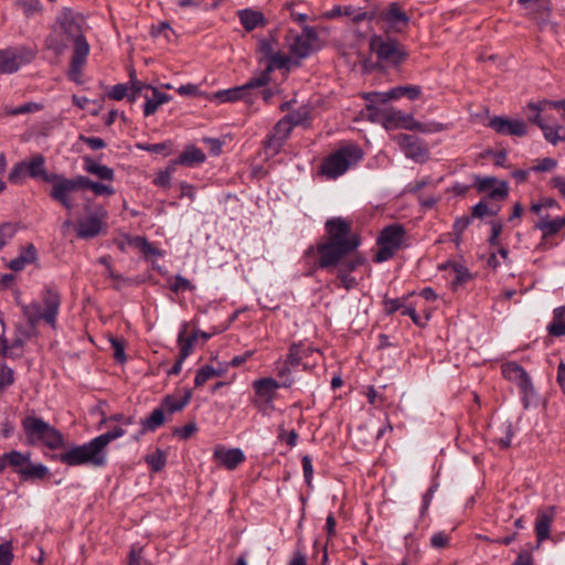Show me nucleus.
I'll return each mask as SVG.
<instances>
[{
  "label": "nucleus",
  "mask_w": 565,
  "mask_h": 565,
  "mask_svg": "<svg viewBox=\"0 0 565 565\" xmlns=\"http://www.w3.org/2000/svg\"><path fill=\"white\" fill-rule=\"evenodd\" d=\"M324 231L323 241L317 247L307 248L306 262L337 274L341 282H360L367 278V263L354 255L361 239L352 230V222L341 216L330 217L326 221Z\"/></svg>",
  "instance_id": "obj_1"
},
{
  "label": "nucleus",
  "mask_w": 565,
  "mask_h": 565,
  "mask_svg": "<svg viewBox=\"0 0 565 565\" xmlns=\"http://www.w3.org/2000/svg\"><path fill=\"white\" fill-rule=\"evenodd\" d=\"M15 301L21 306L23 316L26 318L28 323L35 328L38 324L43 322L51 330H57V319L60 315L62 297L57 288L46 286L40 294V299L34 300L29 305H23L20 301V291L18 289L12 290Z\"/></svg>",
  "instance_id": "obj_2"
},
{
  "label": "nucleus",
  "mask_w": 565,
  "mask_h": 565,
  "mask_svg": "<svg viewBox=\"0 0 565 565\" xmlns=\"http://www.w3.org/2000/svg\"><path fill=\"white\" fill-rule=\"evenodd\" d=\"M286 46L285 42L279 40L278 31H270L267 36L258 40L257 52L260 54V61L266 62L263 74L271 77L275 70L289 72L292 65V60L282 47Z\"/></svg>",
  "instance_id": "obj_3"
},
{
  "label": "nucleus",
  "mask_w": 565,
  "mask_h": 565,
  "mask_svg": "<svg viewBox=\"0 0 565 565\" xmlns=\"http://www.w3.org/2000/svg\"><path fill=\"white\" fill-rule=\"evenodd\" d=\"M52 458L70 467L87 465L98 468L106 466L107 451H103L95 438H93L83 445H73Z\"/></svg>",
  "instance_id": "obj_4"
},
{
  "label": "nucleus",
  "mask_w": 565,
  "mask_h": 565,
  "mask_svg": "<svg viewBox=\"0 0 565 565\" xmlns=\"http://www.w3.org/2000/svg\"><path fill=\"white\" fill-rule=\"evenodd\" d=\"M21 425L30 445L42 444L50 449H60L65 445L63 434L42 417L25 416Z\"/></svg>",
  "instance_id": "obj_5"
},
{
  "label": "nucleus",
  "mask_w": 565,
  "mask_h": 565,
  "mask_svg": "<svg viewBox=\"0 0 565 565\" xmlns=\"http://www.w3.org/2000/svg\"><path fill=\"white\" fill-rule=\"evenodd\" d=\"M362 158L363 152L359 146L352 143L343 146L322 160L319 174L324 175L328 180H335Z\"/></svg>",
  "instance_id": "obj_6"
},
{
  "label": "nucleus",
  "mask_w": 565,
  "mask_h": 565,
  "mask_svg": "<svg viewBox=\"0 0 565 565\" xmlns=\"http://www.w3.org/2000/svg\"><path fill=\"white\" fill-rule=\"evenodd\" d=\"M6 458L7 466L13 469L21 482H42L51 477V471L45 465L31 460V452L11 450L6 452Z\"/></svg>",
  "instance_id": "obj_7"
},
{
  "label": "nucleus",
  "mask_w": 565,
  "mask_h": 565,
  "mask_svg": "<svg viewBox=\"0 0 565 565\" xmlns=\"http://www.w3.org/2000/svg\"><path fill=\"white\" fill-rule=\"evenodd\" d=\"M501 373L507 381L518 386L522 405L527 409L537 396L529 373L523 366L513 361L502 363Z\"/></svg>",
  "instance_id": "obj_8"
},
{
  "label": "nucleus",
  "mask_w": 565,
  "mask_h": 565,
  "mask_svg": "<svg viewBox=\"0 0 565 565\" xmlns=\"http://www.w3.org/2000/svg\"><path fill=\"white\" fill-rule=\"evenodd\" d=\"M405 235L406 232L401 224L385 226L376 239V252L373 256V260L375 263H383L392 258L401 248Z\"/></svg>",
  "instance_id": "obj_9"
},
{
  "label": "nucleus",
  "mask_w": 565,
  "mask_h": 565,
  "mask_svg": "<svg viewBox=\"0 0 565 565\" xmlns=\"http://www.w3.org/2000/svg\"><path fill=\"white\" fill-rule=\"evenodd\" d=\"M370 49L383 66H398L406 57L399 43L388 36L373 35L370 39Z\"/></svg>",
  "instance_id": "obj_10"
},
{
  "label": "nucleus",
  "mask_w": 565,
  "mask_h": 565,
  "mask_svg": "<svg viewBox=\"0 0 565 565\" xmlns=\"http://www.w3.org/2000/svg\"><path fill=\"white\" fill-rule=\"evenodd\" d=\"M82 175L74 178H65L62 174L51 173L50 178H46L47 183H52L50 196L55 202L60 203L63 207L71 211L74 207V202L71 198V193L77 190H82Z\"/></svg>",
  "instance_id": "obj_11"
},
{
  "label": "nucleus",
  "mask_w": 565,
  "mask_h": 565,
  "mask_svg": "<svg viewBox=\"0 0 565 565\" xmlns=\"http://www.w3.org/2000/svg\"><path fill=\"white\" fill-rule=\"evenodd\" d=\"M35 52L26 46L8 47L0 51V73L12 74L33 61Z\"/></svg>",
  "instance_id": "obj_12"
},
{
  "label": "nucleus",
  "mask_w": 565,
  "mask_h": 565,
  "mask_svg": "<svg viewBox=\"0 0 565 565\" xmlns=\"http://www.w3.org/2000/svg\"><path fill=\"white\" fill-rule=\"evenodd\" d=\"M318 40V34L311 26H305L302 33L288 31L285 35V44L290 54L298 58H306L311 52L312 44Z\"/></svg>",
  "instance_id": "obj_13"
},
{
  "label": "nucleus",
  "mask_w": 565,
  "mask_h": 565,
  "mask_svg": "<svg viewBox=\"0 0 565 565\" xmlns=\"http://www.w3.org/2000/svg\"><path fill=\"white\" fill-rule=\"evenodd\" d=\"M73 54L71 57L70 68L67 71V77L76 83H82V70L87 62L90 46L85 36H77L73 40Z\"/></svg>",
  "instance_id": "obj_14"
},
{
  "label": "nucleus",
  "mask_w": 565,
  "mask_h": 565,
  "mask_svg": "<svg viewBox=\"0 0 565 565\" xmlns=\"http://www.w3.org/2000/svg\"><path fill=\"white\" fill-rule=\"evenodd\" d=\"M292 126L285 117L280 119L264 140L266 156L274 157L282 149L288 139Z\"/></svg>",
  "instance_id": "obj_15"
},
{
  "label": "nucleus",
  "mask_w": 565,
  "mask_h": 565,
  "mask_svg": "<svg viewBox=\"0 0 565 565\" xmlns=\"http://www.w3.org/2000/svg\"><path fill=\"white\" fill-rule=\"evenodd\" d=\"M380 19L383 22V29L386 33L402 32L408 24L407 14L402 11L397 3H391L385 10L380 13Z\"/></svg>",
  "instance_id": "obj_16"
},
{
  "label": "nucleus",
  "mask_w": 565,
  "mask_h": 565,
  "mask_svg": "<svg viewBox=\"0 0 565 565\" xmlns=\"http://www.w3.org/2000/svg\"><path fill=\"white\" fill-rule=\"evenodd\" d=\"M104 210L100 213H93L75 223L76 234L78 238L90 239L98 236L103 230V222L106 217Z\"/></svg>",
  "instance_id": "obj_17"
},
{
  "label": "nucleus",
  "mask_w": 565,
  "mask_h": 565,
  "mask_svg": "<svg viewBox=\"0 0 565 565\" xmlns=\"http://www.w3.org/2000/svg\"><path fill=\"white\" fill-rule=\"evenodd\" d=\"M473 186L478 192L487 193V199L492 201H502L508 196V184L494 177H476Z\"/></svg>",
  "instance_id": "obj_18"
},
{
  "label": "nucleus",
  "mask_w": 565,
  "mask_h": 565,
  "mask_svg": "<svg viewBox=\"0 0 565 565\" xmlns=\"http://www.w3.org/2000/svg\"><path fill=\"white\" fill-rule=\"evenodd\" d=\"M489 127L497 134L512 137H523L527 134V125L523 120L495 116L490 119Z\"/></svg>",
  "instance_id": "obj_19"
},
{
  "label": "nucleus",
  "mask_w": 565,
  "mask_h": 565,
  "mask_svg": "<svg viewBox=\"0 0 565 565\" xmlns=\"http://www.w3.org/2000/svg\"><path fill=\"white\" fill-rule=\"evenodd\" d=\"M518 2L525 10V15L537 24H546L550 21L552 12L551 0H518Z\"/></svg>",
  "instance_id": "obj_20"
},
{
  "label": "nucleus",
  "mask_w": 565,
  "mask_h": 565,
  "mask_svg": "<svg viewBox=\"0 0 565 565\" xmlns=\"http://www.w3.org/2000/svg\"><path fill=\"white\" fill-rule=\"evenodd\" d=\"M407 129L411 131H423L422 124L413 118L412 115L402 110L387 108L385 129Z\"/></svg>",
  "instance_id": "obj_21"
},
{
  "label": "nucleus",
  "mask_w": 565,
  "mask_h": 565,
  "mask_svg": "<svg viewBox=\"0 0 565 565\" xmlns=\"http://www.w3.org/2000/svg\"><path fill=\"white\" fill-rule=\"evenodd\" d=\"M396 140L406 157L422 163L424 161V145L422 138L415 132L399 134Z\"/></svg>",
  "instance_id": "obj_22"
},
{
  "label": "nucleus",
  "mask_w": 565,
  "mask_h": 565,
  "mask_svg": "<svg viewBox=\"0 0 565 565\" xmlns=\"http://www.w3.org/2000/svg\"><path fill=\"white\" fill-rule=\"evenodd\" d=\"M270 78L271 77L260 73L258 76L249 78L244 85H241V102H244L246 106L252 109L259 97L258 89L267 86Z\"/></svg>",
  "instance_id": "obj_23"
},
{
  "label": "nucleus",
  "mask_w": 565,
  "mask_h": 565,
  "mask_svg": "<svg viewBox=\"0 0 565 565\" xmlns=\"http://www.w3.org/2000/svg\"><path fill=\"white\" fill-rule=\"evenodd\" d=\"M556 515V508L548 505L537 512L534 531L537 539V546L550 539L551 527Z\"/></svg>",
  "instance_id": "obj_24"
},
{
  "label": "nucleus",
  "mask_w": 565,
  "mask_h": 565,
  "mask_svg": "<svg viewBox=\"0 0 565 565\" xmlns=\"http://www.w3.org/2000/svg\"><path fill=\"white\" fill-rule=\"evenodd\" d=\"M213 459L228 470L236 469L245 461V455L239 448H226L217 445L213 451Z\"/></svg>",
  "instance_id": "obj_25"
},
{
  "label": "nucleus",
  "mask_w": 565,
  "mask_h": 565,
  "mask_svg": "<svg viewBox=\"0 0 565 565\" xmlns=\"http://www.w3.org/2000/svg\"><path fill=\"white\" fill-rule=\"evenodd\" d=\"M256 396L265 403H270L276 397V391L282 387L273 377H262L253 382Z\"/></svg>",
  "instance_id": "obj_26"
},
{
  "label": "nucleus",
  "mask_w": 565,
  "mask_h": 565,
  "mask_svg": "<svg viewBox=\"0 0 565 565\" xmlns=\"http://www.w3.org/2000/svg\"><path fill=\"white\" fill-rule=\"evenodd\" d=\"M315 352H319V350L312 345L305 344L302 341L292 342L289 345L287 353L288 363L294 367H297L302 363L305 359L309 358Z\"/></svg>",
  "instance_id": "obj_27"
},
{
  "label": "nucleus",
  "mask_w": 565,
  "mask_h": 565,
  "mask_svg": "<svg viewBox=\"0 0 565 565\" xmlns=\"http://www.w3.org/2000/svg\"><path fill=\"white\" fill-rule=\"evenodd\" d=\"M237 15L239 18L241 24L247 32H250L257 28H264L267 24V19L265 15L257 10L243 9L237 12Z\"/></svg>",
  "instance_id": "obj_28"
},
{
  "label": "nucleus",
  "mask_w": 565,
  "mask_h": 565,
  "mask_svg": "<svg viewBox=\"0 0 565 565\" xmlns=\"http://www.w3.org/2000/svg\"><path fill=\"white\" fill-rule=\"evenodd\" d=\"M25 161V169L30 178L32 179H41L46 182V178L51 177V173H47L45 163L46 159L42 153H34Z\"/></svg>",
  "instance_id": "obj_29"
},
{
  "label": "nucleus",
  "mask_w": 565,
  "mask_h": 565,
  "mask_svg": "<svg viewBox=\"0 0 565 565\" xmlns=\"http://www.w3.org/2000/svg\"><path fill=\"white\" fill-rule=\"evenodd\" d=\"M191 397V390H185L181 396L169 394L162 398L160 406L163 407V412L174 414L181 412L190 403Z\"/></svg>",
  "instance_id": "obj_30"
},
{
  "label": "nucleus",
  "mask_w": 565,
  "mask_h": 565,
  "mask_svg": "<svg viewBox=\"0 0 565 565\" xmlns=\"http://www.w3.org/2000/svg\"><path fill=\"white\" fill-rule=\"evenodd\" d=\"M150 90L151 96L145 95L146 102L143 105V115L146 117L153 115L161 105L172 100L171 95L161 93L156 87L151 86Z\"/></svg>",
  "instance_id": "obj_31"
},
{
  "label": "nucleus",
  "mask_w": 565,
  "mask_h": 565,
  "mask_svg": "<svg viewBox=\"0 0 565 565\" xmlns=\"http://www.w3.org/2000/svg\"><path fill=\"white\" fill-rule=\"evenodd\" d=\"M83 161H84L83 169L87 173L96 175L98 179H100L103 181H109V182L114 181L115 172L111 168L97 163L90 157H84Z\"/></svg>",
  "instance_id": "obj_32"
},
{
  "label": "nucleus",
  "mask_w": 565,
  "mask_h": 565,
  "mask_svg": "<svg viewBox=\"0 0 565 565\" xmlns=\"http://www.w3.org/2000/svg\"><path fill=\"white\" fill-rule=\"evenodd\" d=\"M206 157L201 149L194 146H188L179 156L177 163L184 167H196L203 163Z\"/></svg>",
  "instance_id": "obj_33"
},
{
  "label": "nucleus",
  "mask_w": 565,
  "mask_h": 565,
  "mask_svg": "<svg viewBox=\"0 0 565 565\" xmlns=\"http://www.w3.org/2000/svg\"><path fill=\"white\" fill-rule=\"evenodd\" d=\"M166 422L163 407H156L148 417L140 420V434L143 435L148 431H156Z\"/></svg>",
  "instance_id": "obj_34"
},
{
  "label": "nucleus",
  "mask_w": 565,
  "mask_h": 565,
  "mask_svg": "<svg viewBox=\"0 0 565 565\" xmlns=\"http://www.w3.org/2000/svg\"><path fill=\"white\" fill-rule=\"evenodd\" d=\"M547 332L552 337L565 335V306L553 310L552 321L547 324Z\"/></svg>",
  "instance_id": "obj_35"
},
{
  "label": "nucleus",
  "mask_w": 565,
  "mask_h": 565,
  "mask_svg": "<svg viewBox=\"0 0 565 565\" xmlns=\"http://www.w3.org/2000/svg\"><path fill=\"white\" fill-rule=\"evenodd\" d=\"M564 227V221L558 220V217H555L553 220H550L547 216L542 217L536 224L535 228L540 230L542 232V237L544 239L556 235L562 231Z\"/></svg>",
  "instance_id": "obj_36"
},
{
  "label": "nucleus",
  "mask_w": 565,
  "mask_h": 565,
  "mask_svg": "<svg viewBox=\"0 0 565 565\" xmlns=\"http://www.w3.org/2000/svg\"><path fill=\"white\" fill-rule=\"evenodd\" d=\"M198 338V332H192L190 335H186V326H183L178 334L179 355L181 359H186L192 353L194 342Z\"/></svg>",
  "instance_id": "obj_37"
},
{
  "label": "nucleus",
  "mask_w": 565,
  "mask_h": 565,
  "mask_svg": "<svg viewBox=\"0 0 565 565\" xmlns=\"http://www.w3.org/2000/svg\"><path fill=\"white\" fill-rule=\"evenodd\" d=\"M241 90V86H235L227 89H220L217 92L210 94L207 96V99L212 103L215 102L218 104L239 102L242 97V95H239Z\"/></svg>",
  "instance_id": "obj_38"
},
{
  "label": "nucleus",
  "mask_w": 565,
  "mask_h": 565,
  "mask_svg": "<svg viewBox=\"0 0 565 565\" xmlns=\"http://www.w3.org/2000/svg\"><path fill=\"white\" fill-rule=\"evenodd\" d=\"M82 190H90L97 196H110L115 194V189L110 184L95 182L88 177L82 175Z\"/></svg>",
  "instance_id": "obj_39"
},
{
  "label": "nucleus",
  "mask_w": 565,
  "mask_h": 565,
  "mask_svg": "<svg viewBox=\"0 0 565 565\" xmlns=\"http://www.w3.org/2000/svg\"><path fill=\"white\" fill-rule=\"evenodd\" d=\"M60 25L64 34L72 40H76L77 36H84L79 23L72 13H65L60 19Z\"/></svg>",
  "instance_id": "obj_40"
},
{
  "label": "nucleus",
  "mask_w": 565,
  "mask_h": 565,
  "mask_svg": "<svg viewBox=\"0 0 565 565\" xmlns=\"http://www.w3.org/2000/svg\"><path fill=\"white\" fill-rule=\"evenodd\" d=\"M36 258V249L33 245H29L21 254L10 262V269L13 271L22 270L25 265L32 264Z\"/></svg>",
  "instance_id": "obj_41"
},
{
  "label": "nucleus",
  "mask_w": 565,
  "mask_h": 565,
  "mask_svg": "<svg viewBox=\"0 0 565 565\" xmlns=\"http://www.w3.org/2000/svg\"><path fill=\"white\" fill-rule=\"evenodd\" d=\"M129 244L138 248L146 258H156L161 255L160 250L150 244L145 237H131L129 238Z\"/></svg>",
  "instance_id": "obj_42"
},
{
  "label": "nucleus",
  "mask_w": 565,
  "mask_h": 565,
  "mask_svg": "<svg viewBox=\"0 0 565 565\" xmlns=\"http://www.w3.org/2000/svg\"><path fill=\"white\" fill-rule=\"evenodd\" d=\"M285 118L290 121L292 128L296 126H307L311 119V109L308 106H301L286 115Z\"/></svg>",
  "instance_id": "obj_43"
},
{
  "label": "nucleus",
  "mask_w": 565,
  "mask_h": 565,
  "mask_svg": "<svg viewBox=\"0 0 565 565\" xmlns=\"http://www.w3.org/2000/svg\"><path fill=\"white\" fill-rule=\"evenodd\" d=\"M542 132L544 138L552 145L565 141V126L546 124L542 126Z\"/></svg>",
  "instance_id": "obj_44"
},
{
  "label": "nucleus",
  "mask_w": 565,
  "mask_h": 565,
  "mask_svg": "<svg viewBox=\"0 0 565 565\" xmlns=\"http://www.w3.org/2000/svg\"><path fill=\"white\" fill-rule=\"evenodd\" d=\"M145 461L152 472H159L166 467L167 454L162 449L157 448L152 454H148L145 457Z\"/></svg>",
  "instance_id": "obj_45"
},
{
  "label": "nucleus",
  "mask_w": 565,
  "mask_h": 565,
  "mask_svg": "<svg viewBox=\"0 0 565 565\" xmlns=\"http://www.w3.org/2000/svg\"><path fill=\"white\" fill-rule=\"evenodd\" d=\"M224 371L225 370L222 367L215 369L211 365H204L196 371L194 384L196 387L202 386L212 377L221 376L224 373Z\"/></svg>",
  "instance_id": "obj_46"
},
{
  "label": "nucleus",
  "mask_w": 565,
  "mask_h": 565,
  "mask_svg": "<svg viewBox=\"0 0 565 565\" xmlns=\"http://www.w3.org/2000/svg\"><path fill=\"white\" fill-rule=\"evenodd\" d=\"M500 211V205L498 203H488L486 200H481L472 207L471 215L476 218H482L487 215L493 216L497 215Z\"/></svg>",
  "instance_id": "obj_47"
},
{
  "label": "nucleus",
  "mask_w": 565,
  "mask_h": 565,
  "mask_svg": "<svg viewBox=\"0 0 565 565\" xmlns=\"http://www.w3.org/2000/svg\"><path fill=\"white\" fill-rule=\"evenodd\" d=\"M126 434V430L122 427H115L97 437H95V440L99 445L103 451H107V446L113 441L120 437H122Z\"/></svg>",
  "instance_id": "obj_48"
},
{
  "label": "nucleus",
  "mask_w": 565,
  "mask_h": 565,
  "mask_svg": "<svg viewBox=\"0 0 565 565\" xmlns=\"http://www.w3.org/2000/svg\"><path fill=\"white\" fill-rule=\"evenodd\" d=\"M292 369L295 367L288 363V356H286L284 362L277 363V376L282 379V382L279 384L285 388L291 387L295 382L291 376Z\"/></svg>",
  "instance_id": "obj_49"
},
{
  "label": "nucleus",
  "mask_w": 565,
  "mask_h": 565,
  "mask_svg": "<svg viewBox=\"0 0 565 565\" xmlns=\"http://www.w3.org/2000/svg\"><path fill=\"white\" fill-rule=\"evenodd\" d=\"M406 92H407L406 86H397V87L390 89L388 92L374 93L373 94L374 98L372 99V102H380V103L385 104L388 100L399 99L402 97H405Z\"/></svg>",
  "instance_id": "obj_50"
},
{
  "label": "nucleus",
  "mask_w": 565,
  "mask_h": 565,
  "mask_svg": "<svg viewBox=\"0 0 565 565\" xmlns=\"http://www.w3.org/2000/svg\"><path fill=\"white\" fill-rule=\"evenodd\" d=\"M501 436L497 438V443L502 449H507L511 446L512 438L514 436L513 426L511 422H505L500 426Z\"/></svg>",
  "instance_id": "obj_51"
},
{
  "label": "nucleus",
  "mask_w": 565,
  "mask_h": 565,
  "mask_svg": "<svg viewBox=\"0 0 565 565\" xmlns=\"http://www.w3.org/2000/svg\"><path fill=\"white\" fill-rule=\"evenodd\" d=\"M15 381L14 371L7 363L0 364V393L13 385Z\"/></svg>",
  "instance_id": "obj_52"
},
{
  "label": "nucleus",
  "mask_w": 565,
  "mask_h": 565,
  "mask_svg": "<svg viewBox=\"0 0 565 565\" xmlns=\"http://www.w3.org/2000/svg\"><path fill=\"white\" fill-rule=\"evenodd\" d=\"M24 347V340L21 337H15L9 344L6 338L1 339V354L3 356H13V350L18 349L22 352ZM21 353L18 354L20 356Z\"/></svg>",
  "instance_id": "obj_53"
},
{
  "label": "nucleus",
  "mask_w": 565,
  "mask_h": 565,
  "mask_svg": "<svg viewBox=\"0 0 565 565\" xmlns=\"http://www.w3.org/2000/svg\"><path fill=\"white\" fill-rule=\"evenodd\" d=\"M386 111L387 107L379 108L374 105H367L366 113L367 117L372 122L382 124L385 127L386 124Z\"/></svg>",
  "instance_id": "obj_54"
},
{
  "label": "nucleus",
  "mask_w": 565,
  "mask_h": 565,
  "mask_svg": "<svg viewBox=\"0 0 565 565\" xmlns=\"http://www.w3.org/2000/svg\"><path fill=\"white\" fill-rule=\"evenodd\" d=\"M138 148L150 153L168 156L170 153L171 143L170 142H159V143H146L138 145Z\"/></svg>",
  "instance_id": "obj_55"
},
{
  "label": "nucleus",
  "mask_w": 565,
  "mask_h": 565,
  "mask_svg": "<svg viewBox=\"0 0 565 565\" xmlns=\"http://www.w3.org/2000/svg\"><path fill=\"white\" fill-rule=\"evenodd\" d=\"M25 177H29L25 169V161H19L14 164L12 170L9 173V181L13 184L20 183Z\"/></svg>",
  "instance_id": "obj_56"
},
{
  "label": "nucleus",
  "mask_w": 565,
  "mask_h": 565,
  "mask_svg": "<svg viewBox=\"0 0 565 565\" xmlns=\"http://www.w3.org/2000/svg\"><path fill=\"white\" fill-rule=\"evenodd\" d=\"M198 431V426L194 422L188 423L183 427H177L173 429L172 434L173 436L178 437L179 439L186 440L190 437H192Z\"/></svg>",
  "instance_id": "obj_57"
},
{
  "label": "nucleus",
  "mask_w": 565,
  "mask_h": 565,
  "mask_svg": "<svg viewBox=\"0 0 565 565\" xmlns=\"http://www.w3.org/2000/svg\"><path fill=\"white\" fill-rule=\"evenodd\" d=\"M143 547L132 545L128 554V565H149L142 556Z\"/></svg>",
  "instance_id": "obj_58"
},
{
  "label": "nucleus",
  "mask_w": 565,
  "mask_h": 565,
  "mask_svg": "<svg viewBox=\"0 0 565 565\" xmlns=\"http://www.w3.org/2000/svg\"><path fill=\"white\" fill-rule=\"evenodd\" d=\"M107 423H119L124 426H130V425L135 424V417L127 416L124 413H115L108 417L103 418L102 422L99 423V425L107 424Z\"/></svg>",
  "instance_id": "obj_59"
},
{
  "label": "nucleus",
  "mask_w": 565,
  "mask_h": 565,
  "mask_svg": "<svg viewBox=\"0 0 565 565\" xmlns=\"http://www.w3.org/2000/svg\"><path fill=\"white\" fill-rule=\"evenodd\" d=\"M450 535L445 531L437 532L430 537V545L436 550L446 547L449 544Z\"/></svg>",
  "instance_id": "obj_60"
},
{
  "label": "nucleus",
  "mask_w": 565,
  "mask_h": 565,
  "mask_svg": "<svg viewBox=\"0 0 565 565\" xmlns=\"http://www.w3.org/2000/svg\"><path fill=\"white\" fill-rule=\"evenodd\" d=\"M111 348L114 349V358L116 361L124 363L127 359L125 353V343L118 338L110 339Z\"/></svg>",
  "instance_id": "obj_61"
},
{
  "label": "nucleus",
  "mask_w": 565,
  "mask_h": 565,
  "mask_svg": "<svg viewBox=\"0 0 565 565\" xmlns=\"http://www.w3.org/2000/svg\"><path fill=\"white\" fill-rule=\"evenodd\" d=\"M78 140L86 143L92 150H100L106 148V142L103 138L99 137H88L85 135H79Z\"/></svg>",
  "instance_id": "obj_62"
},
{
  "label": "nucleus",
  "mask_w": 565,
  "mask_h": 565,
  "mask_svg": "<svg viewBox=\"0 0 565 565\" xmlns=\"http://www.w3.org/2000/svg\"><path fill=\"white\" fill-rule=\"evenodd\" d=\"M13 559L11 542L0 544V565H11Z\"/></svg>",
  "instance_id": "obj_63"
},
{
  "label": "nucleus",
  "mask_w": 565,
  "mask_h": 565,
  "mask_svg": "<svg viewBox=\"0 0 565 565\" xmlns=\"http://www.w3.org/2000/svg\"><path fill=\"white\" fill-rule=\"evenodd\" d=\"M128 90L127 84H117L109 89L108 97L114 100H121L128 96Z\"/></svg>",
  "instance_id": "obj_64"
}]
</instances>
